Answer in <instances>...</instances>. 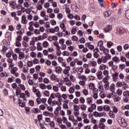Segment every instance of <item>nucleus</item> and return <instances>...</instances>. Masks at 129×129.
<instances>
[{
  "instance_id": "obj_5",
  "label": "nucleus",
  "mask_w": 129,
  "mask_h": 129,
  "mask_svg": "<svg viewBox=\"0 0 129 129\" xmlns=\"http://www.w3.org/2000/svg\"><path fill=\"white\" fill-rule=\"evenodd\" d=\"M97 75V77H98V79L99 80H101L102 78H103V76H102V72L99 71L98 73L96 74Z\"/></svg>"
},
{
  "instance_id": "obj_58",
  "label": "nucleus",
  "mask_w": 129,
  "mask_h": 129,
  "mask_svg": "<svg viewBox=\"0 0 129 129\" xmlns=\"http://www.w3.org/2000/svg\"><path fill=\"white\" fill-rule=\"evenodd\" d=\"M80 102L83 104L85 102V99H84V97H82L80 99Z\"/></svg>"
},
{
  "instance_id": "obj_41",
  "label": "nucleus",
  "mask_w": 129,
  "mask_h": 129,
  "mask_svg": "<svg viewBox=\"0 0 129 129\" xmlns=\"http://www.w3.org/2000/svg\"><path fill=\"white\" fill-rule=\"evenodd\" d=\"M120 60L121 62H125L126 61V58L123 56H120Z\"/></svg>"
},
{
  "instance_id": "obj_47",
  "label": "nucleus",
  "mask_w": 129,
  "mask_h": 129,
  "mask_svg": "<svg viewBox=\"0 0 129 129\" xmlns=\"http://www.w3.org/2000/svg\"><path fill=\"white\" fill-rule=\"evenodd\" d=\"M43 54L44 56H48L49 55V53L48 52V50L45 49L43 51Z\"/></svg>"
},
{
  "instance_id": "obj_13",
  "label": "nucleus",
  "mask_w": 129,
  "mask_h": 129,
  "mask_svg": "<svg viewBox=\"0 0 129 129\" xmlns=\"http://www.w3.org/2000/svg\"><path fill=\"white\" fill-rule=\"evenodd\" d=\"M10 5L11 6V7H12V9H15V7H16V2H15V1H11L10 3Z\"/></svg>"
},
{
  "instance_id": "obj_11",
  "label": "nucleus",
  "mask_w": 129,
  "mask_h": 129,
  "mask_svg": "<svg viewBox=\"0 0 129 129\" xmlns=\"http://www.w3.org/2000/svg\"><path fill=\"white\" fill-rule=\"evenodd\" d=\"M122 87L124 90H126V89H128L129 87L127 84L125 83V82H123V85H122Z\"/></svg>"
},
{
  "instance_id": "obj_52",
  "label": "nucleus",
  "mask_w": 129,
  "mask_h": 129,
  "mask_svg": "<svg viewBox=\"0 0 129 129\" xmlns=\"http://www.w3.org/2000/svg\"><path fill=\"white\" fill-rule=\"evenodd\" d=\"M63 56H69L70 55V53L69 52L67 51H63V53H62Z\"/></svg>"
},
{
  "instance_id": "obj_7",
  "label": "nucleus",
  "mask_w": 129,
  "mask_h": 129,
  "mask_svg": "<svg viewBox=\"0 0 129 129\" xmlns=\"http://www.w3.org/2000/svg\"><path fill=\"white\" fill-rule=\"evenodd\" d=\"M22 24H23L24 25H26L27 23H28V21L27 20V17H26V16L23 15L22 17V20H21Z\"/></svg>"
},
{
  "instance_id": "obj_12",
  "label": "nucleus",
  "mask_w": 129,
  "mask_h": 129,
  "mask_svg": "<svg viewBox=\"0 0 129 129\" xmlns=\"http://www.w3.org/2000/svg\"><path fill=\"white\" fill-rule=\"evenodd\" d=\"M42 45V43L38 42L37 43V49L38 51H42V50H43V47H42V46H41Z\"/></svg>"
},
{
  "instance_id": "obj_30",
  "label": "nucleus",
  "mask_w": 129,
  "mask_h": 129,
  "mask_svg": "<svg viewBox=\"0 0 129 129\" xmlns=\"http://www.w3.org/2000/svg\"><path fill=\"white\" fill-rule=\"evenodd\" d=\"M60 49L61 48H56V50L57 51V52H56L57 56H61V54H62V53L61 52V50H60Z\"/></svg>"
},
{
  "instance_id": "obj_31",
  "label": "nucleus",
  "mask_w": 129,
  "mask_h": 129,
  "mask_svg": "<svg viewBox=\"0 0 129 129\" xmlns=\"http://www.w3.org/2000/svg\"><path fill=\"white\" fill-rule=\"evenodd\" d=\"M112 77H113L114 79H116L117 77H118V73H115L114 74L112 75Z\"/></svg>"
},
{
  "instance_id": "obj_49",
  "label": "nucleus",
  "mask_w": 129,
  "mask_h": 129,
  "mask_svg": "<svg viewBox=\"0 0 129 129\" xmlns=\"http://www.w3.org/2000/svg\"><path fill=\"white\" fill-rule=\"evenodd\" d=\"M105 57L107 58V60H109L110 59H111V56L108 53H106Z\"/></svg>"
},
{
  "instance_id": "obj_3",
  "label": "nucleus",
  "mask_w": 129,
  "mask_h": 129,
  "mask_svg": "<svg viewBox=\"0 0 129 129\" xmlns=\"http://www.w3.org/2000/svg\"><path fill=\"white\" fill-rule=\"evenodd\" d=\"M124 33H125V30L122 28H120L119 29L117 30L116 34L119 36H121V35H122Z\"/></svg>"
},
{
  "instance_id": "obj_39",
  "label": "nucleus",
  "mask_w": 129,
  "mask_h": 129,
  "mask_svg": "<svg viewBox=\"0 0 129 129\" xmlns=\"http://www.w3.org/2000/svg\"><path fill=\"white\" fill-rule=\"evenodd\" d=\"M86 108H87V107L85 105V104H83L81 106V109L82 110H86Z\"/></svg>"
},
{
  "instance_id": "obj_45",
  "label": "nucleus",
  "mask_w": 129,
  "mask_h": 129,
  "mask_svg": "<svg viewBox=\"0 0 129 129\" xmlns=\"http://www.w3.org/2000/svg\"><path fill=\"white\" fill-rule=\"evenodd\" d=\"M56 121L58 123H62V121H63V119H62V118H61V117H57Z\"/></svg>"
},
{
  "instance_id": "obj_14",
  "label": "nucleus",
  "mask_w": 129,
  "mask_h": 129,
  "mask_svg": "<svg viewBox=\"0 0 129 129\" xmlns=\"http://www.w3.org/2000/svg\"><path fill=\"white\" fill-rule=\"evenodd\" d=\"M103 109L104 110H105V111H109V110H110V107H109V106L105 105L103 107Z\"/></svg>"
},
{
  "instance_id": "obj_25",
  "label": "nucleus",
  "mask_w": 129,
  "mask_h": 129,
  "mask_svg": "<svg viewBox=\"0 0 129 129\" xmlns=\"http://www.w3.org/2000/svg\"><path fill=\"white\" fill-rule=\"evenodd\" d=\"M93 57L96 59H98V58L99 57V54H98V52H94L93 53Z\"/></svg>"
},
{
  "instance_id": "obj_18",
  "label": "nucleus",
  "mask_w": 129,
  "mask_h": 129,
  "mask_svg": "<svg viewBox=\"0 0 129 129\" xmlns=\"http://www.w3.org/2000/svg\"><path fill=\"white\" fill-rule=\"evenodd\" d=\"M54 45L56 47V49H61V47L59 46V42L58 41L54 42Z\"/></svg>"
},
{
  "instance_id": "obj_61",
  "label": "nucleus",
  "mask_w": 129,
  "mask_h": 129,
  "mask_svg": "<svg viewBox=\"0 0 129 129\" xmlns=\"http://www.w3.org/2000/svg\"><path fill=\"white\" fill-rule=\"evenodd\" d=\"M44 94L45 96H50V92L49 91H45Z\"/></svg>"
},
{
  "instance_id": "obj_64",
  "label": "nucleus",
  "mask_w": 129,
  "mask_h": 129,
  "mask_svg": "<svg viewBox=\"0 0 129 129\" xmlns=\"http://www.w3.org/2000/svg\"><path fill=\"white\" fill-rule=\"evenodd\" d=\"M12 56H13V59H14L15 60H17V59H18V55H17L16 54H13L12 55Z\"/></svg>"
},
{
  "instance_id": "obj_8",
  "label": "nucleus",
  "mask_w": 129,
  "mask_h": 129,
  "mask_svg": "<svg viewBox=\"0 0 129 129\" xmlns=\"http://www.w3.org/2000/svg\"><path fill=\"white\" fill-rule=\"evenodd\" d=\"M112 60L116 63H119V62H120V59H119V58H118L117 56L113 57Z\"/></svg>"
},
{
  "instance_id": "obj_26",
  "label": "nucleus",
  "mask_w": 129,
  "mask_h": 129,
  "mask_svg": "<svg viewBox=\"0 0 129 129\" xmlns=\"http://www.w3.org/2000/svg\"><path fill=\"white\" fill-rule=\"evenodd\" d=\"M109 74V72H108V71L107 70H105L103 71V75H104L105 76H106V77H108V74ZM107 75V76H106Z\"/></svg>"
},
{
  "instance_id": "obj_40",
  "label": "nucleus",
  "mask_w": 129,
  "mask_h": 129,
  "mask_svg": "<svg viewBox=\"0 0 129 129\" xmlns=\"http://www.w3.org/2000/svg\"><path fill=\"white\" fill-rule=\"evenodd\" d=\"M100 69L101 70H105L106 69V66L103 64H101Z\"/></svg>"
},
{
  "instance_id": "obj_20",
  "label": "nucleus",
  "mask_w": 129,
  "mask_h": 129,
  "mask_svg": "<svg viewBox=\"0 0 129 129\" xmlns=\"http://www.w3.org/2000/svg\"><path fill=\"white\" fill-rule=\"evenodd\" d=\"M123 84V83L119 81L118 82L116 83V87H121V86H122V85Z\"/></svg>"
},
{
  "instance_id": "obj_54",
  "label": "nucleus",
  "mask_w": 129,
  "mask_h": 129,
  "mask_svg": "<svg viewBox=\"0 0 129 129\" xmlns=\"http://www.w3.org/2000/svg\"><path fill=\"white\" fill-rule=\"evenodd\" d=\"M44 28H50V23L47 22L44 23Z\"/></svg>"
},
{
  "instance_id": "obj_56",
  "label": "nucleus",
  "mask_w": 129,
  "mask_h": 129,
  "mask_svg": "<svg viewBox=\"0 0 129 129\" xmlns=\"http://www.w3.org/2000/svg\"><path fill=\"white\" fill-rule=\"evenodd\" d=\"M27 66L29 67H32V66H33V61H28L27 62Z\"/></svg>"
},
{
  "instance_id": "obj_59",
  "label": "nucleus",
  "mask_w": 129,
  "mask_h": 129,
  "mask_svg": "<svg viewBox=\"0 0 129 129\" xmlns=\"http://www.w3.org/2000/svg\"><path fill=\"white\" fill-rule=\"evenodd\" d=\"M66 44H67L68 46H70V45H72V41L69 40H67Z\"/></svg>"
},
{
  "instance_id": "obj_46",
  "label": "nucleus",
  "mask_w": 129,
  "mask_h": 129,
  "mask_svg": "<svg viewBox=\"0 0 129 129\" xmlns=\"http://www.w3.org/2000/svg\"><path fill=\"white\" fill-rule=\"evenodd\" d=\"M22 40H23L22 35H18V36L17 37V41L20 42V41H22Z\"/></svg>"
},
{
  "instance_id": "obj_2",
  "label": "nucleus",
  "mask_w": 129,
  "mask_h": 129,
  "mask_svg": "<svg viewBox=\"0 0 129 129\" xmlns=\"http://www.w3.org/2000/svg\"><path fill=\"white\" fill-rule=\"evenodd\" d=\"M123 101L124 102H128L129 99V91H125L123 93Z\"/></svg>"
},
{
  "instance_id": "obj_51",
  "label": "nucleus",
  "mask_w": 129,
  "mask_h": 129,
  "mask_svg": "<svg viewBox=\"0 0 129 129\" xmlns=\"http://www.w3.org/2000/svg\"><path fill=\"white\" fill-rule=\"evenodd\" d=\"M125 17L126 19L129 20V10H127L125 11Z\"/></svg>"
},
{
  "instance_id": "obj_29",
  "label": "nucleus",
  "mask_w": 129,
  "mask_h": 129,
  "mask_svg": "<svg viewBox=\"0 0 129 129\" xmlns=\"http://www.w3.org/2000/svg\"><path fill=\"white\" fill-rule=\"evenodd\" d=\"M111 67L112 68V70H113L114 72H115L116 71V70L117 69V66H115L114 64Z\"/></svg>"
},
{
  "instance_id": "obj_50",
  "label": "nucleus",
  "mask_w": 129,
  "mask_h": 129,
  "mask_svg": "<svg viewBox=\"0 0 129 129\" xmlns=\"http://www.w3.org/2000/svg\"><path fill=\"white\" fill-rule=\"evenodd\" d=\"M18 86L20 87L22 90H26V87H25V86L24 85L19 84Z\"/></svg>"
},
{
  "instance_id": "obj_63",
  "label": "nucleus",
  "mask_w": 129,
  "mask_h": 129,
  "mask_svg": "<svg viewBox=\"0 0 129 129\" xmlns=\"http://www.w3.org/2000/svg\"><path fill=\"white\" fill-rule=\"evenodd\" d=\"M128 48H129V45H128V44H124V45H123V49H124V50H127V49H128Z\"/></svg>"
},
{
  "instance_id": "obj_60",
  "label": "nucleus",
  "mask_w": 129,
  "mask_h": 129,
  "mask_svg": "<svg viewBox=\"0 0 129 129\" xmlns=\"http://www.w3.org/2000/svg\"><path fill=\"white\" fill-rule=\"evenodd\" d=\"M117 94L118 95H119V96H120V95H121V94H122V91H121V90L118 89L117 91Z\"/></svg>"
},
{
  "instance_id": "obj_4",
  "label": "nucleus",
  "mask_w": 129,
  "mask_h": 129,
  "mask_svg": "<svg viewBox=\"0 0 129 129\" xmlns=\"http://www.w3.org/2000/svg\"><path fill=\"white\" fill-rule=\"evenodd\" d=\"M112 29V27H111V25H108L105 28L103 29V30L105 33H108V32L111 31Z\"/></svg>"
},
{
  "instance_id": "obj_48",
  "label": "nucleus",
  "mask_w": 129,
  "mask_h": 129,
  "mask_svg": "<svg viewBox=\"0 0 129 129\" xmlns=\"http://www.w3.org/2000/svg\"><path fill=\"white\" fill-rule=\"evenodd\" d=\"M113 111L114 112V113H117V111H118L117 107H116L115 106L113 107Z\"/></svg>"
},
{
  "instance_id": "obj_44",
  "label": "nucleus",
  "mask_w": 129,
  "mask_h": 129,
  "mask_svg": "<svg viewBox=\"0 0 129 129\" xmlns=\"http://www.w3.org/2000/svg\"><path fill=\"white\" fill-rule=\"evenodd\" d=\"M117 49L118 52H121L122 51V47H121V45H118L117 46Z\"/></svg>"
},
{
  "instance_id": "obj_36",
  "label": "nucleus",
  "mask_w": 129,
  "mask_h": 129,
  "mask_svg": "<svg viewBox=\"0 0 129 129\" xmlns=\"http://www.w3.org/2000/svg\"><path fill=\"white\" fill-rule=\"evenodd\" d=\"M119 69H120V70H123V69H124V68H125V64H119Z\"/></svg>"
},
{
  "instance_id": "obj_34",
  "label": "nucleus",
  "mask_w": 129,
  "mask_h": 129,
  "mask_svg": "<svg viewBox=\"0 0 129 129\" xmlns=\"http://www.w3.org/2000/svg\"><path fill=\"white\" fill-rule=\"evenodd\" d=\"M110 90L112 92H114V91H115V89L114 88V85H112L110 87Z\"/></svg>"
},
{
  "instance_id": "obj_1",
  "label": "nucleus",
  "mask_w": 129,
  "mask_h": 129,
  "mask_svg": "<svg viewBox=\"0 0 129 129\" xmlns=\"http://www.w3.org/2000/svg\"><path fill=\"white\" fill-rule=\"evenodd\" d=\"M118 122H119L120 125L122 126V127H126L127 124L125 119L122 117H120L118 119Z\"/></svg>"
},
{
  "instance_id": "obj_16",
  "label": "nucleus",
  "mask_w": 129,
  "mask_h": 129,
  "mask_svg": "<svg viewBox=\"0 0 129 129\" xmlns=\"http://www.w3.org/2000/svg\"><path fill=\"white\" fill-rule=\"evenodd\" d=\"M111 15V12L110 11H107L104 13V16L105 18L109 17Z\"/></svg>"
},
{
  "instance_id": "obj_17",
  "label": "nucleus",
  "mask_w": 129,
  "mask_h": 129,
  "mask_svg": "<svg viewBox=\"0 0 129 129\" xmlns=\"http://www.w3.org/2000/svg\"><path fill=\"white\" fill-rule=\"evenodd\" d=\"M86 100L88 104H91V103H92V100H93V99L92 98V97H90L87 98Z\"/></svg>"
},
{
  "instance_id": "obj_23",
  "label": "nucleus",
  "mask_w": 129,
  "mask_h": 129,
  "mask_svg": "<svg viewBox=\"0 0 129 129\" xmlns=\"http://www.w3.org/2000/svg\"><path fill=\"white\" fill-rule=\"evenodd\" d=\"M109 116H110L111 117H112V118H114L115 115H114V114L113 113V112L111 110H110L109 112Z\"/></svg>"
},
{
  "instance_id": "obj_21",
  "label": "nucleus",
  "mask_w": 129,
  "mask_h": 129,
  "mask_svg": "<svg viewBox=\"0 0 129 129\" xmlns=\"http://www.w3.org/2000/svg\"><path fill=\"white\" fill-rule=\"evenodd\" d=\"M52 90L55 92H58L59 91V87L57 86H53L52 87Z\"/></svg>"
},
{
  "instance_id": "obj_9",
  "label": "nucleus",
  "mask_w": 129,
  "mask_h": 129,
  "mask_svg": "<svg viewBox=\"0 0 129 129\" xmlns=\"http://www.w3.org/2000/svg\"><path fill=\"white\" fill-rule=\"evenodd\" d=\"M24 58H25V53L23 52H20V53H19L18 59L19 60H22V59H24Z\"/></svg>"
},
{
  "instance_id": "obj_42",
  "label": "nucleus",
  "mask_w": 129,
  "mask_h": 129,
  "mask_svg": "<svg viewBox=\"0 0 129 129\" xmlns=\"http://www.w3.org/2000/svg\"><path fill=\"white\" fill-rule=\"evenodd\" d=\"M90 63L92 66H93V67H95V66H96V65H97V62H96V61H90Z\"/></svg>"
},
{
  "instance_id": "obj_55",
  "label": "nucleus",
  "mask_w": 129,
  "mask_h": 129,
  "mask_svg": "<svg viewBox=\"0 0 129 129\" xmlns=\"http://www.w3.org/2000/svg\"><path fill=\"white\" fill-rule=\"evenodd\" d=\"M18 65L20 68H23V66H24V63H23V61H19Z\"/></svg>"
},
{
  "instance_id": "obj_43",
  "label": "nucleus",
  "mask_w": 129,
  "mask_h": 129,
  "mask_svg": "<svg viewBox=\"0 0 129 129\" xmlns=\"http://www.w3.org/2000/svg\"><path fill=\"white\" fill-rule=\"evenodd\" d=\"M69 92L71 94L72 93H74L75 91V89H74V88H73V87H71L69 89Z\"/></svg>"
},
{
  "instance_id": "obj_28",
  "label": "nucleus",
  "mask_w": 129,
  "mask_h": 129,
  "mask_svg": "<svg viewBox=\"0 0 129 129\" xmlns=\"http://www.w3.org/2000/svg\"><path fill=\"white\" fill-rule=\"evenodd\" d=\"M74 109L75 111H79L80 108H79L78 106L75 105H74Z\"/></svg>"
},
{
  "instance_id": "obj_53",
  "label": "nucleus",
  "mask_w": 129,
  "mask_h": 129,
  "mask_svg": "<svg viewBox=\"0 0 129 129\" xmlns=\"http://www.w3.org/2000/svg\"><path fill=\"white\" fill-rule=\"evenodd\" d=\"M99 128H100V129L105 128V125H104L103 123H100L99 124Z\"/></svg>"
},
{
  "instance_id": "obj_22",
  "label": "nucleus",
  "mask_w": 129,
  "mask_h": 129,
  "mask_svg": "<svg viewBox=\"0 0 129 129\" xmlns=\"http://www.w3.org/2000/svg\"><path fill=\"white\" fill-rule=\"evenodd\" d=\"M62 23L61 24H60L59 27L61 29H64V28H65V24H64V23H66V20H63Z\"/></svg>"
},
{
  "instance_id": "obj_38",
  "label": "nucleus",
  "mask_w": 129,
  "mask_h": 129,
  "mask_svg": "<svg viewBox=\"0 0 129 129\" xmlns=\"http://www.w3.org/2000/svg\"><path fill=\"white\" fill-rule=\"evenodd\" d=\"M23 40L24 41H26V42H29V41H30V37L27 36H25L23 37Z\"/></svg>"
},
{
  "instance_id": "obj_19",
  "label": "nucleus",
  "mask_w": 129,
  "mask_h": 129,
  "mask_svg": "<svg viewBox=\"0 0 129 129\" xmlns=\"http://www.w3.org/2000/svg\"><path fill=\"white\" fill-rule=\"evenodd\" d=\"M40 87L43 90H44L45 89H46V88H47V87H46V85H45V84H43V83H41L40 85Z\"/></svg>"
},
{
  "instance_id": "obj_27",
  "label": "nucleus",
  "mask_w": 129,
  "mask_h": 129,
  "mask_svg": "<svg viewBox=\"0 0 129 129\" xmlns=\"http://www.w3.org/2000/svg\"><path fill=\"white\" fill-rule=\"evenodd\" d=\"M107 46L108 48H110L112 46H113V42H112L111 41H108L107 42Z\"/></svg>"
},
{
  "instance_id": "obj_37",
  "label": "nucleus",
  "mask_w": 129,
  "mask_h": 129,
  "mask_svg": "<svg viewBox=\"0 0 129 129\" xmlns=\"http://www.w3.org/2000/svg\"><path fill=\"white\" fill-rule=\"evenodd\" d=\"M89 87L90 89H91L92 90L94 88V84H93V83H91L89 85Z\"/></svg>"
},
{
  "instance_id": "obj_24",
  "label": "nucleus",
  "mask_w": 129,
  "mask_h": 129,
  "mask_svg": "<svg viewBox=\"0 0 129 129\" xmlns=\"http://www.w3.org/2000/svg\"><path fill=\"white\" fill-rule=\"evenodd\" d=\"M42 45L44 48H47V47L49 46V43L45 41L43 42Z\"/></svg>"
},
{
  "instance_id": "obj_62",
  "label": "nucleus",
  "mask_w": 129,
  "mask_h": 129,
  "mask_svg": "<svg viewBox=\"0 0 129 129\" xmlns=\"http://www.w3.org/2000/svg\"><path fill=\"white\" fill-rule=\"evenodd\" d=\"M15 45L16 46V47H21L22 44H21V42H20L19 41H16Z\"/></svg>"
},
{
  "instance_id": "obj_6",
  "label": "nucleus",
  "mask_w": 129,
  "mask_h": 129,
  "mask_svg": "<svg viewBox=\"0 0 129 129\" xmlns=\"http://www.w3.org/2000/svg\"><path fill=\"white\" fill-rule=\"evenodd\" d=\"M31 112L36 114L37 113H40L41 110L38 108H33L31 110Z\"/></svg>"
},
{
  "instance_id": "obj_35",
  "label": "nucleus",
  "mask_w": 129,
  "mask_h": 129,
  "mask_svg": "<svg viewBox=\"0 0 129 129\" xmlns=\"http://www.w3.org/2000/svg\"><path fill=\"white\" fill-rule=\"evenodd\" d=\"M37 118L39 120L38 122H40L41 120L43 119V116H42L41 114L38 115Z\"/></svg>"
},
{
  "instance_id": "obj_10",
  "label": "nucleus",
  "mask_w": 129,
  "mask_h": 129,
  "mask_svg": "<svg viewBox=\"0 0 129 129\" xmlns=\"http://www.w3.org/2000/svg\"><path fill=\"white\" fill-rule=\"evenodd\" d=\"M62 68L60 67H57L55 68V72L57 74H61V72H62Z\"/></svg>"
},
{
  "instance_id": "obj_33",
  "label": "nucleus",
  "mask_w": 129,
  "mask_h": 129,
  "mask_svg": "<svg viewBox=\"0 0 129 129\" xmlns=\"http://www.w3.org/2000/svg\"><path fill=\"white\" fill-rule=\"evenodd\" d=\"M21 50L22 49H21L20 48H17L15 49V52H16L17 54H20V53H21Z\"/></svg>"
},
{
  "instance_id": "obj_15",
  "label": "nucleus",
  "mask_w": 129,
  "mask_h": 129,
  "mask_svg": "<svg viewBox=\"0 0 129 129\" xmlns=\"http://www.w3.org/2000/svg\"><path fill=\"white\" fill-rule=\"evenodd\" d=\"M98 1L99 2V4L100 6L102 7V8H103V7H104V5H105V3L104 2V1H103V0H98Z\"/></svg>"
},
{
  "instance_id": "obj_32",
  "label": "nucleus",
  "mask_w": 129,
  "mask_h": 129,
  "mask_svg": "<svg viewBox=\"0 0 129 129\" xmlns=\"http://www.w3.org/2000/svg\"><path fill=\"white\" fill-rule=\"evenodd\" d=\"M12 87L13 88V89H16V88H19L17 85V83H14L12 84Z\"/></svg>"
},
{
  "instance_id": "obj_57",
  "label": "nucleus",
  "mask_w": 129,
  "mask_h": 129,
  "mask_svg": "<svg viewBox=\"0 0 129 129\" xmlns=\"http://www.w3.org/2000/svg\"><path fill=\"white\" fill-rule=\"evenodd\" d=\"M48 58L49 60H53L54 59V55L53 54H48Z\"/></svg>"
}]
</instances>
